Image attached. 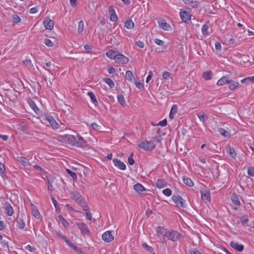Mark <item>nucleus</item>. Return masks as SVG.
<instances>
[{
	"label": "nucleus",
	"mask_w": 254,
	"mask_h": 254,
	"mask_svg": "<svg viewBox=\"0 0 254 254\" xmlns=\"http://www.w3.org/2000/svg\"><path fill=\"white\" fill-rule=\"evenodd\" d=\"M75 136L72 135L64 134L59 136V140L65 143H68L72 146H75L76 144Z\"/></svg>",
	"instance_id": "obj_1"
},
{
	"label": "nucleus",
	"mask_w": 254,
	"mask_h": 254,
	"mask_svg": "<svg viewBox=\"0 0 254 254\" xmlns=\"http://www.w3.org/2000/svg\"><path fill=\"white\" fill-rule=\"evenodd\" d=\"M180 235H181L179 233L173 230L166 231L164 234L165 237L167 238L169 240H171L173 242L177 241L179 239Z\"/></svg>",
	"instance_id": "obj_2"
},
{
	"label": "nucleus",
	"mask_w": 254,
	"mask_h": 254,
	"mask_svg": "<svg viewBox=\"0 0 254 254\" xmlns=\"http://www.w3.org/2000/svg\"><path fill=\"white\" fill-rule=\"evenodd\" d=\"M138 146L146 151H152L155 147L153 142L145 140L138 144Z\"/></svg>",
	"instance_id": "obj_3"
},
{
	"label": "nucleus",
	"mask_w": 254,
	"mask_h": 254,
	"mask_svg": "<svg viewBox=\"0 0 254 254\" xmlns=\"http://www.w3.org/2000/svg\"><path fill=\"white\" fill-rule=\"evenodd\" d=\"M76 226L80 230L81 233L83 236L90 235V231L88 227V226L84 223H76Z\"/></svg>",
	"instance_id": "obj_4"
},
{
	"label": "nucleus",
	"mask_w": 254,
	"mask_h": 254,
	"mask_svg": "<svg viewBox=\"0 0 254 254\" xmlns=\"http://www.w3.org/2000/svg\"><path fill=\"white\" fill-rule=\"evenodd\" d=\"M115 62L120 64H126L128 62V59L122 54H118L114 57Z\"/></svg>",
	"instance_id": "obj_5"
},
{
	"label": "nucleus",
	"mask_w": 254,
	"mask_h": 254,
	"mask_svg": "<svg viewBox=\"0 0 254 254\" xmlns=\"http://www.w3.org/2000/svg\"><path fill=\"white\" fill-rule=\"evenodd\" d=\"M177 206L181 207H185V200L179 195H173L172 197Z\"/></svg>",
	"instance_id": "obj_6"
},
{
	"label": "nucleus",
	"mask_w": 254,
	"mask_h": 254,
	"mask_svg": "<svg viewBox=\"0 0 254 254\" xmlns=\"http://www.w3.org/2000/svg\"><path fill=\"white\" fill-rule=\"evenodd\" d=\"M43 24L46 29L51 30L54 28V22L49 17H46L44 19Z\"/></svg>",
	"instance_id": "obj_7"
},
{
	"label": "nucleus",
	"mask_w": 254,
	"mask_h": 254,
	"mask_svg": "<svg viewBox=\"0 0 254 254\" xmlns=\"http://www.w3.org/2000/svg\"><path fill=\"white\" fill-rule=\"evenodd\" d=\"M45 118L54 129H57L59 127V124L56 122L52 116L47 115L45 116Z\"/></svg>",
	"instance_id": "obj_8"
},
{
	"label": "nucleus",
	"mask_w": 254,
	"mask_h": 254,
	"mask_svg": "<svg viewBox=\"0 0 254 254\" xmlns=\"http://www.w3.org/2000/svg\"><path fill=\"white\" fill-rule=\"evenodd\" d=\"M180 14L182 20L184 22H187L191 19V15L189 12L181 10Z\"/></svg>",
	"instance_id": "obj_9"
},
{
	"label": "nucleus",
	"mask_w": 254,
	"mask_h": 254,
	"mask_svg": "<svg viewBox=\"0 0 254 254\" xmlns=\"http://www.w3.org/2000/svg\"><path fill=\"white\" fill-rule=\"evenodd\" d=\"M102 239L105 242L109 243L114 240V237L111 231H107L102 235Z\"/></svg>",
	"instance_id": "obj_10"
},
{
	"label": "nucleus",
	"mask_w": 254,
	"mask_h": 254,
	"mask_svg": "<svg viewBox=\"0 0 254 254\" xmlns=\"http://www.w3.org/2000/svg\"><path fill=\"white\" fill-rule=\"evenodd\" d=\"M230 245L232 248L239 252H242L244 249V246L243 245L239 244L237 242H235L234 241L231 242Z\"/></svg>",
	"instance_id": "obj_11"
},
{
	"label": "nucleus",
	"mask_w": 254,
	"mask_h": 254,
	"mask_svg": "<svg viewBox=\"0 0 254 254\" xmlns=\"http://www.w3.org/2000/svg\"><path fill=\"white\" fill-rule=\"evenodd\" d=\"M113 162L114 163V165L116 167H118V168L122 170H125L126 169V166L125 164L122 162L121 160L115 158L113 159Z\"/></svg>",
	"instance_id": "obj_12"
},
{
	"label": "nucleus",
	"mask_w": 254,
	"mask_h": 254,
	"mask_svg": "<svg viewBox=\"0 0 254 254\" xmlns=\"http://www.w3.org/2000/svg\"><path fill=\"white\" fill-rule=\"evenodd\" d=\"M228 85L229 88L231 90H234L239 86V83L237 81H235L233 80L229 79L228 82Z\"/></svg>",
	"instance_id": "obj_13"
},
{
	"label": "nucleus",
	"mask_w": 254,
	"mask_h": 254,
	"mask_svg": "<svg viewBox=\"0 0 254 254\" xmlns=\"http://www.w3.org/2000/svg\"><path fill=\"white\" fill-rule=\"evenodd\" d=\"M201 198L203 201H209L210 200V191L209 190L201 191Z\"/></svg>",
	"instance_id": "obj_14"
},
{
	"label": "nucleus",
	"mask_w": 254,
	"mask_h": 254,
	"mask_svg": "<svg viewBox=\"0 0 254 254\" xmlns=\"http://www.w3.org/2000/svg\"><path fill=\"white\" fill-rule=\"evenodd\" d=\"M16 222L17 223V226L19 229L21 230L24 229L25 226V223L23 216H21L20 217H17Z\"/></svg>",
	"instance_id": "obj_15"
},
{
	"label": "nucleus",
	"mask_w": 254,
	"mask_h": 254,
	"mask_svg": "<svg viewBox=\"0 0 254 254\" xmlns=\"http://www.w3.org/2000/svg\"><path fill=\"white\" fill-rule=\"evenodd\" d=\"M86 145V142L82 137H77L76 139V144L75 146L78 147L84 148Z\"/></svg>",
	"instance_id": "obj_16"
},
{
	"label": "nucleus",
	"mask_w": 254,
	"mask_h": 254,
	"mask_svg": "<svg viewBox=\"0 0 254 254\" xmlns=\"http://www.w3.org/2000/svg\"><path fill=\"white\" fill-rule=\"evenodd\" d=\"M159 27L164 30H168L170 28L169 24L167 23L165 20L162 19L158 21Z\"/></svg>",
	"instance_id": "obj_17"
},
{
	"label": "nucleus",
	"mask_w": 254,
	"mask_h": 254,
	"mask_svg": "<svg viewBox=\"0 0 254 254\" xmlns=\"http://www.w3.org/2000/svg\"><path fill=\"white\" fill-rule=\"evenodd\" d=\"M4 206L7 214L9 216H12L13 214V210L11 205L8 202H5Z\"/></svg>",
	"instance_id": "obj_18"
},
{
	"label": "nucleus",
	"mask_w": 254,
	"mask_h": 254,
	"mask_svg": "<svg viewBox=\"0 0 254 254\" xmlns=\"http://www.w3.org/2000/svg\"><path fill=\"white\" fill-rule=\"evenodd\" d=\"M17 161L23 166L26 167L30 165L28 159L23 157H17Z\"/></svg>",
	"instance_id": "obj_19"
},
{
	"label": "nucleus",
	"mask_w": 254,
	"mask_h": 254,
	"mask_svg": "<svg viewBox=\"0 0 254 254\" xmlns=\"http://www.w3.org/2000/svg\"><path fill=\"white\" fill-rule=\"evenodd\" d=\"M109 12L111 13L110 20L112 21H116L118 19L117 15L115 14V11L112 6H110L109 8Z\"/></svg>",
	"instance_id": "obj_20"
},
{
	"label": "nucleus",
	"mask_w": 254,
	"mask_h": 254,
	"mask_svg": "<svg viewBox=\"0 0 254 254\" xmlns=\"http://www.w3.org/2000/svg\"><path fill=\"white\" fill-rule=\"evenodd\" d=\"M134 190L139 193H143V192L145 190L144 187L140 184L137 183L133 187Z\"/></svg>",
	"instance_id": "obj_21"
},
{
	"label": "nucleus",
	"mask_w": 254,
	"mask_h": 254,
	"mask_svg": "<svg viewBox=\"0 0 254 254\" xmlns=\"http://www.w3.org/2000/svg\"><path fill=\"white\" fill-rule=\"evenodd\" d=\"M72 198L74 200H75V201L77 203L80 204L82 202V196L78 192H75L73 193Z\"/></svg>",
	"instance_id": "obj_22"
},
{
	"label": "nucleus",
	"mask_w": 254,
	"mask_h": 254,
	"mask_svg": "<svg viewBox=\"0 0 254 254\" xmlns=\"http://www.w3.org/2000/svg\"><path fill=\"white\" fill-rule=\"evenodd\" d=\"M178 111V107L176 105H174L171 109L170 114H169V118L171 119H173L175 115V114L177 113Z\"/></svg>",
	"instance_id": "obj_23"
},
{
	"label": "nucleus",
	"mask_w": 254,
	"mask_h": 254,
	"mask_svg": "<svg viewBox=\"0 0 254 254\" xmlns=\"http://www.w3.org/2000/svg\"><path fill=\"white\" fill-rule=\"evenodd\" d=\"M229 79L226 76H223L217 82L218 86H223L226 84H228Z\"/></svg>",
	"instance_id": "obj_24"
},
{
	"label": "nucleus",
	"mask_w": 254,
	"mask_h": 254,
	"mask_svg": "<svg viewBox=\"0 0 254 254\" xmlns=\"http://www.w3.org/2000/svg\"><path fill=\"white\" fill-rule=\"evenodd\" d=\"M66 244L72 249H73L76 252L78 253H81L82 251L81 250L76 247L71 241H67Z\"/></svg>",
	"instance_id": "obj_25"
},
{
	"label": "nucleus",
	"mask_w": 254,
	"mask_h": 254,
	"mask_svg": "<svg viewBox=\"0 0 254 254\" xmlns=\"http://www.w3.org/2000/svg\"><path fill=\"white\" fill-rule=\"evenodd\" d=\"M167 186V183L162 179H159L157 181L156 186L159 188H163Z\"/></svg>",
	"instance_id": "obj_26"
},
{
	"label": "nucleus",
	"mask_w": 254,
	"mask_h": 254,
	"mask_svg": "<svg viewBox=\"0 0 254 254\" xmlns=\"http://www.w3.org/2000/svg\"><path fill=\"white\" fill-rule=\"evenodd\" d=\"M118 102L120 103L122 107H125L126 105V103L123 95H118L117 96Z\"/></svg>",
	"instance_id": "obj_27"
},
{
	"label": "nucleus",
	"mask_w": 254,
	"mask_h": 254,
	"mask_svg": "<svg viewBox=\"0 0 254 254\" xmlns=\"http://www.w3.org/2000/svg\"><path fill=\"white\" fill-rule=\"evenodd\" d=\"M87 94L90 98L91 100L93 103H94L95 105L97 104V101L95 95L92 92L89 91L87 93Z\"/></svg>",
	"instance_id": "obj_28"
},
{
	"label": "nucleus",
	"mask_w": 254,
	"mask_h": 254,
	"mask_svg": "<svg viewBox=\"0 0 254 254\" xmlns=\"http://www.w3.org/2000/svg\"><path fill=\"white\" fill-rule=\"evenodd\" d=\"M125 27L128 29H130L133 28L134 23L130 19L127 20L125 23Z\"/></svg>",
	"instance_id": "obj_29"
},
{
	"label": "nucleus",
	"mask_w": 254,
	"mask_h": 254,
	"mask_svg": "<svg viewBox=\"0 0 254 254\" xmlns=\"http://www.w3.org/2000/svg\"><path fill=\"white\" fill-rule=\"evenodd\" d=\"M212 72L210 70L205 71V72H203V73L202 74V77L205 80L210 79L212 78Z\"/></svg>",
	"instance_id": "obj_30"
},
{
	"label": "nucleus",
	"mask_w": 254,
	"mask_h": 254,
	"mask_svg": "<svg viewBox=\"0 0 254 254\" xmlns=\"http://www.w3.org/2000/svg\"><path fill=\"white\" fill-rule=\"evenodd\" d=\"M58 219L60 222H61L64 227H66L68 226L69 223L62 215L58 216Z\"/></svg>",
	"instance_id": "obj_31"
},
{
	"label": "nucleus",
	"mask_w": 254,
	"mask_h": 254,
	"mask_svg": "<svg viewBox=\"0 0 254 254\" xmlns=\"http://www.w3.org/2000/svg\"><path fill=\"white\" fill-rule=\"evenodd\" d=\"M87 54H89V52H81V53H79V56L77 58V59L79 60V61H80L81 62H83V63L85 62V61H86L87 60V59H84L83 57Z\"/></svg>",
	"instance_id": "obj_32"
},
{
	"label": "nucleus",
	"mask_w": 254,
	"mask_h": 254,
	"mask_svg": "<svg viewBox=\"0 0 254 254\" xmlns=\"http://www.w3.org/2000/svg\"><path fill=\"white\" fill-rule=\"evenodd\" d=\"M197 116L199 120L203 122H205L208 119L207 115L203 113H197Z\"/></svg>",
	"instance_id": "obj_33"
},
{
	"label": "nucleus",
	"mask_w": 254,
	"mask_h": 254,
	"mask_svg": "<svg viewBox=\"0 0 254 254\" xmlns=\"http://www.w3.org/2000/svg\"><path fill=\"white\" fill-rule=\"evenodd\" d=\"M183 182L185 184L189 187H192L193 186V182L189 178L183 177Z\"/></svg>",
	"instance_id": "obj_34"
},
{
	"label": "nucleus",
	"mask_w": 254,
	"mask_h": 254,
	"mask_svg": "<svg viewBox=\"0 0 254 254\" xmlns=\"http://www.w3.org/2000/svg\"><path fill=\"white\" fill-rule=\"evenodd\" d=\"M104 81L107 83L110 88H112L115 86L113 81L110 78H105L103 79Z\"/></svg>",
	"instance_id": "obj_35"
},
{
	"label": "nucleus",
	"mask_w": 254,
	"mask_h": 254,
	"mask_svg": "<svg viewBox=\"0 0 254 254\" xmlns=\"http://www.w3.org/2000/svg\"><path fill=\"white\" fill-rule=\"evenodd\" d=\"M32 214L36 218H40L41 215L37 208H33L32 210Z\"/></svg>",
	"instance_id": "obj_36"
},
{
	"label": "nucleus",
	"mask_w": 254,
	"mask_h": 254,
	"mask_svg": "<svg viewBox=\"0 0 254 254\" xmlns=\"http://www.w3.org/2000/svg\"><path fill=\"white\" fill-rule=\"evenodd\" d=\"M5 169L4 165L0 162V175L2 178L5 177Z\"/></svg>",
	"instance_id": "obj_37"
},
{
	"label": "nucleus",
	"mask_w": 254,
	"mask_h": 254,
	"mask_svg": "<svg viewBox=\"0 0 254 254\" xmlns=\"http://www.w3.org/2000/svg\"><path fill=\"white\" fill-rule=\"evenodd\" d=\"M208 27H209V26L207 23L202 25V28H201V32L203 35H208V32L207 31Z\"/></svg>",
	"instance_id": "obj_38"
},
{
	"label": "nucleus",
	"mask_w": 254,
	"mask_h": 254,
	"mask_svg": "<svg viewBox=\"0 0 254 254\" xmlns=\"http://www.w3.org/2000/svg\"><path fill=\"white\" fill-rule=\"evenodd\" d=\"M229 154L233 158H235L237 156V153L234 149L232 147H229L228 150Z\"/></svg>",
	"instance_id": "obj_39"
},
{
	"label": "nucleus",
	"mask_w": 254,
	"mask_h": 254,
	"mask_svg": "<svg viewBox=\"0 0 254 254\" xmlns=\"http://www.w3.org/2000/svg\"><path fill=\"white\" fill-rule=\"evenodd\" d=\"M133 74L130 70H127L126 72V78L128 81H132V80Z\"/></svg>",
	"instance_id": "obj_40"
},
{
	"label": "nucleus",
	"mask_w": 254,
	"mask_h": 254,
	"mask_svg": "<svg viewBox=\"0 0 254 254\" xmlns=\"http://www.w3.org/2000/svg\"><path fill=\"white\" fill-rule=\"evenodd\" d=\"M231 199L232 202L237 205H239L240 204V202L239 201V198L237 196L235 195H233L231 197Z\"/></svg>",
	"instance_id": "obj_41"
},
{
	"label": "nucleus",
	"mask_w": 254,
	"mask_h": 254,
	"mask_svg": "<svg viewBox=\"0 0 254 254\" xmlns=\"http://www.w3.org/2000/svg\"><path fill=\"white\" fill-rule=\"evenodd\" d=\"M218 131L220 134L224 137H228L229 136L230 133L228 131H226L224 128H220L219 129Z\"/></svg>",
	"instance_id": "obj_42"
},
{
	"label": "nucleus",
	"mask_w": 254,
	"mask_h": 254,
	"mask_svg": "<svg viewBox=\"0 0 254 254\" xmlns=\"http://www.w3.org/2000/svg\"><path fill=\"white\" fill-rule=\"evenodd\" d=\"M83 29H84V23L83 22V21H80L78 23V33H81L83 30Z\"/></svg>",
	"instance_id": "obj_43"
},
{
	"label": "nucleus",
	"mask_w": 254,
	"mask_h": 254,
	"mask_svg": "<svg viewBox=\"0 0 254 254\" xmlns=\"http://www.w3.org/2000/svg\"><path fill=\"white\" fill-rule=\"evenodd\" d=\"M66 172L71 177V178L73 179L74 181L77 180V175L75 173L71 171L69 169H66Z\"/></svg>",
	"instance_id": "obj_44"
},
{
	"label": "nucleus",
	"mask_w": 254,
	"mask_h": 254,
	"mask_svg": "<svg viewBox=\"0 0 254 254\" xmlns=\"http://www.w3.org/2000/svg\"><path fill=\"white\" fill-rule=\"evenodd\" d=\"M44 44L49 47H51L54 46V43L52 42V41L48 38H46L44 39Z\"/></svg>",
	"instance_id": "obj_45"
},
{
	"label": "nucleus",
	"mask_w": 254,
	"mask_h": 254,
	"mask_svg": "<svg viewBox=\"0 0 254 254\" xmlns=\"http://www.w3.org/2000/svg\"><path fill=\"white\" fill-rule=\"evenodd\" d=\"M115 53V52L113 51V50H109V51H108L106 54V55L110 59H114V57L115 56L114 55Z\"/></svg>",
	"instance_id": "obj_46"
},
{
	"label": "nucleus",
	"mask_w": 254,
	"mask_h": 254,
	"mask_svg": "<svg viewBox=\"0 0 254 254\" xmlns=\"http://www.w3.org/2000/svg\"><path fill=\"white\" fill-rule=\"evenodd\" d=\"M240 221L243 225H245L249 222V219L247 216H243L241 217Z\"/></svg>",
	"instance_id": "obj_47"
},
{
	"label": "nucleus",
	"mask_w": 254,
	"mask_h": 254,
	"mask_svg": "<svg viewBox=\"0 0 254 254\" xmlns=\"http://www.w3.org/2000/svg\"><path fill=\"white\" fill-rule=\"evenodd\" d=\"M13 21L15 23H18L20 22L21 19L19 16L17 15L14 14L12 15Z\"/></svg>",
	"instance_id": "obj_48"
},
{
	"label": "nucleus",
	"mask_w": 254,
	"mask_h": 254,
	"mask_svg": "<svg viewBox=\"0 0 254 254\" xmlns=\"http://www.w3.org/2000/svg\"><path fill=\"white\" fill-rule=\"evenodd\" d=\"M142 247L144 249H146L147 251L149 252H152L153 250V248L149 246L146 243H143L142 245Z\"/></svg>",
	"instance_id": "obj_49"
},
{
	"label": "nucleus",
	"mask_w": 254,
	"mask_h": 254,
	"mask_svg": "<svg viewBox=\"0 0 254 254\" xmlns=\"http://www.w3.org/2000/svg\"><path fill=\"white\" fill-rule=\"evenodd\" d=\"M163 193L166 196H169L172 194V190L167 188L163 190Z\"/></svg>",
	"instance_id": "obj_50"
},
{
	"label": "nucleus",
	"mask_w": 254,
	"mask_h": 254,
	"mask_svg": "<svg viewBox=\"0 0 254 254\" xmlns=\"http://www.w3.org/2000/svg\"><path fill=\"white\" fill-rule=\"evenodd\" d=\"M248 174L251 177L254 176V167H250L248 168Z\"/></svg>",
	"instance_id": "obj_51"
},
{
	"label": "nucleus",
	"mask_w": 254,
	"mask_h": 254,
	"mask_svg": "<svg viewBox=\"0 0 254 254\" xmlns=\"http://www.w3.org/2000/svg\"><path fill=\"white\" fill-rule=\"evenodd\" d=\"M165 229L162 227L159 226L157 229V233L158 235H162L165 232Z\"/></svg>",
	"instance_id": "obj_52"
},
{
	"label": "nucleus",
	"mask_w": 254,
	"mask_h": 254,
	"mask_svg": "<svg viewBox=\"0 0 254 254\" xmlns=\"http://www.w3.org/2000/svg\"><path fill=\"white\" fill-rule=\"evenodd\" d=\"M199 4L200 3L199 2L196 1L195 0L194 1L193 0L190 6L192 7V8H197L199 6Z\"/></svg>",
	"instance_id": "obj_53"
},
{
	"label": "nucleus",
	"mask_w": 254,
	"mask_h": 254,
	"mask_svg": "<svg viewBox=\"0 0 254 254\" xmlns=\"http://www.w3.org/2000/svg\"><path fill=\"white\" fill-rule=\"evenodd\" d=\"M171 75V73L168 71H164L163 73L162 76L164 79H168Z\"/></svg>",
	"instance_id": "obj_54"
},
{
	"label": "nucleus",
	"mask_w": 254,
	"mask_h": 254,
	"mask_svg": "<svg viewBox=\"0 0 254 254\" xmlns=\"http://www.w3.org/2000/svg\"><path fill=\"white\" fill-rule=\"evenodd\" d=\"M135 84L136 87L138 89H141L143 87V85L139 79L135 81Z\"/></svg>",
	"instance_id": "obj_55"
},
{
	"label": "nucleus",
	"mask_w": 254,
	"mask_h": 254,
	"mask_svg": "<svg viewBox=\"0 0 254 254\" xmlns=\"http://www.w3.org/2000/svg\"><path fill=\"white\" fill-rule=\"evenodd\" d=\"M189 253L190 254H201V253L196 249L190 250Z\"/></svg>",
	"instance_id": "obj_56"
},
{
	"label": "nucleus",
	"mask_w": 254,
	"mask_h": 254,
	"mask_svg": "<svg viewBox=\"0 0 254 254\" xmlns=\"http://www.w3.org/2000/svg\"><path fill=\"white\" fill-rule=\"evenodd\" d=\"M92 128L95 130H98L100 129L101 127L95 123H93L91 125Z\"/></svg>",
	"instance_id": "obj_57"
},
{
	"label": "nucleus",
	"mask_w": 254,
	"mask_h": 254,
	"mask_svg": "<svg viewBox=\"0 0 254 254\" xmlns=\"http://www.w3.org/2000/svg\"><path fill=\"white\" fill-rule=\"evenodd\" d=\"M29 105H30V106L36 112V110H38V107H37V106L36 105V104H35V103L31 101L30 103H29Z\"/></svg>",
	"instance_id": "obj_58"
},
{
	"label": "nucleus",
	"mask_w": 254,
	"mask_h": 254,
	"mask_svg": "<svg viewBox=\"0 0 254 254\" xmlns=\"http://www.w3.org/2000/svg\"><path fill=\"white\" fill-rule=\"evenodd\" d=\"M167 125V121L166 119H164L162 121H160L158 124H157L158 126H160L161 127H165Z\"/></svg>",
	"instance_id": "obj_59"
},
{
	"label": "nucleus",
	"mask_w": 254,
	"mask_h": 254,
	"mask_svg": "<svg viewBox=\"0 0 254 254\" xmlns=\"http://www.w3.org/2000/svg\"><path fill=\"white\" fill-rule=\"evenodd\" d=\"M154 42L155 44L159 46H162L164 44V42L162 40L157 38L155 39Z\"/></svg>",
	"instance_id": "obj_60"
},
{
	"label": "nucleus",
	"mask_w": 254,
	"mask_h": 254,
	"mask_svg": "<svg viewBox=\"0 0 254 254\" xmlns=\"http://www.w3.org/2000/svg\"><path fill=\"white\" fill-rule=\"evenodd\" d=\"M23 63L25 64L29 65L31 67H33L34 66V65L32 64L31 61L30 60H26L23 61Z\"/></svg>",
	"instance_id": "obj_61"
},
{
	"label": "nucleus",
	"mask_w": 254,
	"mask_h": 254,
	"mask_svg": "<svg viewBox=\"0 0 254 254\" xmlns=\"http://www.w3.org/2000/svg\"><path fill=\"white\" fill-rule=\"evenodd\" d=\"M215 47L216 50L220 51L221 49V45L220 42H216L215 44Z\"/></svg>",
	"instance_id": "obj_62"
},
{
	"label": "nucleus",
	"mask_w": 254,
	"mask_h": 254,
	"mask_svg": "<svg viewBox=\"0 0 254 254\" xmlns=\"http://www.w3.org/2000/svg\"><path fill=\"white\" fill-rule=\"evenodd\" d=\"M152 75H153V73H152V71H150L149 72V74L148 75V76H147V77L146 78V83H148L149 81L151 80V79L152 77Z\"/></svg>",
	"instance_id": "obj_63"
},
{
	"label": "nucleus",
	"mask_w": 254,
	"mask_h": 254,
	"mask_svg": "<svg viewBox=\"0 0 254 254\" xmlns=\"http://www.w3.org/2000/svg\"><path fill=\"white\" fill-rule=\"evenodd\" d=\"M136 45L141 48H143L144 47V43L141 41H138L136 42Z\"/></svg>",
	"instance_id": "obj_64"
}]
</instances>
